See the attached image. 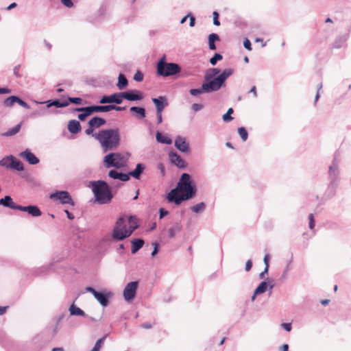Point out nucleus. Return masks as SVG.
<instances>
[{
    "label": "nucleus",
    "instance_id": "47",
    "mask_svg": "<svg viewBox=\"0 0 351 351\" xmlns=\"http://www.w3.org/2000/svg\"><path fill=\"white\" fill-rule=\"evenodd\" d=\"M124 226H126L125 225V220L123 217H121L117 219L114 228H117L118 229H119L124 228Z\"/></svg>",
    "mask_w": 351,
    "mask_h": 351
},
{
    "label": "nucleus",
    "instance_id": "43",
    "mask_svg": "<svg viewBox=\"0 0 351 351\" xmlns=\"http://www.w3.org/2000/svg\"><path fill=\"white\" fill-rule=\"evenodd\" d=\"M238 133L243 141H245L248 138V132L244 127L238 128Z\"/></svg>",
    "mask_w": 351,
    "mask_h": 351
},
{
    "label": "nucleus",
    "instance_id": "14",
    "mask_svg": "<svg viewBox=\"0 0 351 351\" xmlns=\"http://www.w3.org/2000/svg\"><path fill=\"white\" fill-rule=\"evenodd\" d=\"M143 94L138 90H129L122 92V98L130 101H140L143 99Z\"/></svg>",
    "mask_w": 351,
    "mask_h": 351
},
{
    "label": "nucleus",
    "instance_id": "57",
    "mask_svg": "<svg viewBox=\"0 0 351 351\" xmlns=\"http://www.w3.org/2000/svg\"><path fill=\"white\" fill-rule=\"evenodd\" d=\"M95 130V129L91 125H88V128L85 130V133L87 135H92L93 136Z\"/></svg>",
    "mask_w": 351,
    "mask_h": 351
},
{
    "label": "nucleus",
    "instance_id": "4",
    "mask_svg": "<svg viewBox=\"0 0 351 351\" xmlns=\"http://www.w3.org/2000/svg\"><path fill=\"white\" fill-rule=\"evenodd\" d=\"M89 187L91 188L94 194L95 202L99 204H108L113 199L112 189L104 180L91 181Z\"/></svg>",
    "mask_w": 351,
    "mask_h": 351
},
{
    "label": "nucleus",
    "instance_id": "41",
    "mask_svg": "<svg viewBox=\"0 0 351 351\" xmlns=\"http://www.w3.org/2000/svg\"><path fill=\"white\" fill-rule=\"evenodd\" d=\"M48 113V111H47V109L46 108H41L37 110H35L34 111L32 114H31V117H34V118H36V117H43V116H45L47 115Z\"/></svg>",
    "mask_w": 351,
    "mask_h": 351
},
{
    "label": "nucleus",
    "instance_id": "34",
    "mask_svg": "<svg viewBox=\"0 0 351 351\" xmlns=\"http://www.w3.org/2000/svg\"><path fill=\"white\" fill-rule=\"evenodd\" d=\"M128 85V81L125 77V75L123 73H119L118 77V82L117 84V86L119 90H123Z\"/></svg>",
    "mask_w": 351,
    "mask_h": 351
},
{
    "label": "nucleus",
    "instance_id": "45",
    "mask_svg": "<svg viewBox=\"0 0 351 351\" xmlns=\"http://www.w3.org/2000/svg\"><path fill=\"white\" fill-rule=\"evenodd\" d=\"M105 338H106V337L104 336V337L99 339L96 341V343H95L94 347L93 348V349L91 350V351H100V349H101L102 344L105 340Z\"/></svg>",
    "mask_w": 351,
    "mask_h": 351
},
{
    "label": "nucleus",
    "instance_id": "37",
    "mask_svg": "<svg viewBox=\"0 0 351 351\" xmlns=\"http://www.w3.org/2000/svg\"><path fill=\"white\" fill-rule=\"evenodd\" d=\"M268 282L267 281L261 282L258 287L255 289V295H260L265 293L268 287Z\"/></svg>",
    "mask_w": 351,
    "mask_h": 351
},
{
    "label": "nucleus",
    "instance_id": "16",
    "mask_svg": "<svg viewBox=\"0 0 351 351\" xmlns=\"http://www.w3.org/2000/svg\"><path fill=\"white\" fill-rule=\"evenodd\" d=\"M19 156L29 165H37L40 162L39 158L28 149L21 152Z\"/></svg>",
    "mask_w": 351,
    "mask_h": 351
},
{
    "label": "nucleus",
    "instance_id": "52",
    "mask_svg": "<svg viewBox=\"0 0 351 351\" xmlns=\"http://www.w3.org/2000/svg\"><path fill=\"white\" fill-rule=\"evenodd\" d=\"M213 24L216 26L220 25V21L219 20V13L217 11H214L213 13Z\"/></svg>",
    "mask_w": 351,
    "mask_h": 351
},
{
    "label": "nucleus",
    "instance_id": "30",
    "mask_svg": "<svg viewBox=\"0 0 351 351\" xmlns=\"http://www.w3.org/2000/svg\"><path fill=\"white\" fill-rule=\"evenodd\" d=\"M347 39V35H341L337 37V38L335 39L332 44V47L335 49H340L343 47L346 44Z\"/></svg>",
    "mask_w": 351,
    "mask_h": 351
},
{
    "label": "nucleus",
    "instance_id": "6",
    "mask_svg": "<svg viewBox=\"0 0 351 351\" xmlns=\"http://www.w3.org/2000/svg\"><path fill=\"white\" fill-rule=\"evenodd\" d=\"M339 176V169L338 162L336 159H334L328 168V179L329 182L326 191V195L329 198L335 196L336 193V190L338 186Z\"/></svg>",
    "mask_w": 351,
    "mask_h": 351
},
{
    "label": "nucleus",
    "instance_id": "42",
    "mask_svg": "<svg viewBox=\"0 0 351 351\" xmlns=\"http://www.w3.org/2000/svg\"><path fill=\"white\" fill-rule=\"evenodd\" d=\"M234 112V110L232 108H230L226 113H225L222 116V119L224 122H230L233 119V117L231 116L232 114Z\"/></svg>",
    "mask_w": 351,
    "mask_h": 351
},
{
    "label": "nucleus",
    "instance_id": "54",
    "mask_svg": "<svg viewBox=\"0 0 351 351\" xmlns=\"http://www.w3.org/2000/svg\"><path fill=\"white\" fill-rule=\"evenodd\" d=\"M187 16H189L190 20L189 26L191 27H194L195 25V17L191 13H189Z\"/></svg>",
    "mask_w": 351,
    "mask_h": 351
},
{
    "label": "nucleus",
    "instance_id": "8",
    "mask_svg": "<svg viewBox=\"0 0 351 351\" xmlns=\"http://www.w3.org/2000/svg\"><path fill=\"white\" fill-rule=\"evenodd\" d=\"M0 166L18 171H22L24 170L23 163L12 155L3 157L0 160Z\"/></svg>",
    "mask_w": 351,
    "mask_h": 351
},
{
    "label": "nucleus",
    "instance_id": "27",
    "mask_svg": "<svg viewBox=\"0 0 351 351\" xmlns=\"http://www.w3.org/2000/svg\"><path fill=\"white\" fill-rule=\"evenodd\" d=\"M68 130L71 134H77L81 131L82 127L78 121L76 120H71L68 123Z\"/></svg>",
    "mask_w": 351,
    "mask_h": 351
},
{
    "label": "nucleus",
    "instance_id": "50",
    "mask_svg": "<svg viewBox=\"0 0 351 351\" xmlns=\"http://www.w3.org/2000/svg\"><path fill=\"white\" fill-rule=\"evenodd\" d=\"M134 80L136 82H141L143 80V73L140 71H137L134 75Z\"/></svg>",
    "mask_w": 351,
    "mask_h": 351
},
{
    "label": "nucleus",
    "instance_id": "40",
    "mask_svg": "<svg viewBox=\"0 0 351 351\" xmlns=\"http://www.w3.org/2000/svg\"><path fill=\"white\" fill-rule=\"evenodd\" d=\"M16 95H12V96L8 97L3 101V106L5 107H8V108L12 107L14 106V104L15 103H16Z\"/></svg>",
    "mask_w": 351,
    "mask_h": 351
},
{
    "label": "nucleus",
    "instance_id": "44",
    "mask_svg": "<svg viewBox=\"0 0 351 351\" xmlns=\"http://www.w3.org/2000/svg\"><path fill=\"white\" fill-rule=\"evenodd\" d=\"M223 59V56L221 53H215V55L210 58L209 62L211 65L215 66L217 62Z\"/></svg>",
    "mask_w": 351,
    "mask_h": 351
},
{
    "label": "nucleus",
    "instance_id": "36",
    "mask_svg": "<svg viewBox=\"0 0 351 351\" xmlns=\"http://www.w3.org/2000/svg\"><path fill=\"white\" fill-rule=\"evenodd\" d=\"M21 128V123L16 125L12 128L9 129L7 132L2 134L3 136H11L17 134Z\"/></svg>",
    "mask_w": 351,
    "mask_h": 351
},
{
    "label": "nucleus",
    "instance_id": "2",
    "mask_svg": "<svg viewBox=\"0 0 351 351\" xmlns=\"http://www.w3.org/2000/svg\"><path fill=\"white\" fill-rule=\"evenodd\" d=\"M234 73L231 68H227L222 71V73L217 76L212 81L203 82L199 88H191L189 93L193 96H197L204 93H210L219 90L221 88L226 86V80Z\"/></svg>",
    "mask_w": 351,
    "mask_h": 351
},
{
    "label": "nucleus",
    "instance_id": "46",
    "mask_svg": "<svg viewBox=\"0 0 351 351\" xmlns=\"http://www.w3.org/2000/svg\"><path fill=\"white\" fill-rule=\"evenodd\" d=\"M66 100L69 101V104L70 103H71V104H76V105H80L82 104V99L80 97H68L67 99H66Z\"/></svg>",
    "mask_w": 351,
    "mask_h": 351
},
{
    "label": "nucleus",
    "instance_id": "17",
    "mask_svg": "<svg viewBox=\"0 0 351 351\" xmlns=\"http://www.w3.org/2000/svg\"><path fill=\"white\" fill-rule=\"evenodd\" d=\"M174 145L179 151L183 153H188L190 151L189 144L186 138L181 136H176Z\"/></svg>",
    "mask_w": 351,
    "mask_h": 351
},
{
    "label": "nucleus",
    "instance_id": "25",
    "mask_svg": "<svg viewBox=\"0 0 351 351\" xmlns=\"http://www.w3.org/2000/svg\"><path fill=\"white\" fill-rule=\"evenodd\" d=\"M221 73L222 71L221 72V70L218 68H210L207 69L204 75V82L212 81Z\"/></svg>",
    "mask_w": 351,
    "mask_h": 351
},
{
    "label": "nucleus",
    "instance_id": "12",
    "mask_svg": "<svg viewBox=\"0 0 351 351\" xmlns=\"http://www.w3.org/2000/svg\"><path fill=\"white\" fill-rule=\"evenodd\" d=\"M123 102L122 92L115 93L110 95H104L99 100L101 104H121Z\"/></svg>",
    "mask_w": 351,
    "mask_h": 351
},
{
    "label": "nucleus",
    "instance_id": "56",
    "mask_svg": "<svg viewBox=\"0 0 351 351\" xmlns=\"http://www.w3.org/2000/svg\"><path fill=\"white\" fill-rule=\"evenodd\" d=\"M168 214H169V212L167 210H165V208H160L159 209V218H160V219H162L164 217H165Z\"/></svg>",
    "mask_w": 351,
    "mask_h": 351
},
{
    "label": "nucleus",
    "instance_id": "22",
    "mask_svg": "<svg viewBox=\"0 0 351 351\" xmlns=\"http://www.w3.org/2000/svg\"><path fill=\"white\" fill-rule=\"evenodd\" d=\"M0 206L18 210L20 206V205H18L13 202V199L10 195H5L4 197L1 198Z\"/></svg>",
    "mask_w": 351,
    "mask_h": 351
},
{
    "label": "nucleus",
    "instance_id": "5",
    "mask_svg": "<svg viewBox=\"0 0 351 351\" xmlns=\"http://www.w3.org/2000/svg\"><path fill=\"white\" fill-rule=\"evenodd\" d=\"M156 72L164 77L174 76L181 72L180 66L175 62H167L166 56L163 55L156 63Z\"/></svg>",
    "mask_w": 351,
    "mask_h": 351
},
{
    "label": "nucleus",
    "instance_id": "26",
    "mask_svg": "<svg viewBox=\"0 0 351 351\" xmlns=\"http://www.w3.org/2000/svg\"><path fill=\"white\" fill-rule=\"evenodd\" d=\"M106 123V121L105 119L95 116L88 121V125H91L95 129H97L102 125H104Z\"/></svg>",
    "mask_w": 351,
    "mask_h": 351
},
{
    "label": "nucleus",
    "instance_id": "13",
    "mask_svg": "<svg viewBox=\"0 0 351 351\" xmlns=\"http://www.w3.org/2000/svg\"><path fill=\"white\" fill-rule=\"evenodd\" d=\"M91 108H93V113L107 112L110 110L123 111L126 109L125 106H119L114 104L101 106L93 105L91 106Z\"/></svg>",
    "mask_w": 351,
    "mask_h": 351
},
{
    "label": "nucleus",
    "instance_id": "62",
    "mask_svg": "<svg viewBox=\"0 0 351 351\" xmlns=\"http://www.w3.org/2000/svg\"><path fill=\"white\" fill-rule=\"evenodd\" d=\"M252 267V262L251 260H248L245 263V269L246 271H249Z\"/></svg>",
    "mask_w": 351,
    "mask_h": 351
},
{
    "label": "nucleus",
    "instance_id": "58",
    "mask_svg": "<svg viewBox=\"0 0 351 351\" xmlns=\"http://www.w3.org/2000/svg\"><path fill=\"white\" fill-rule=\"evenodd\" d=\"M243 46L246 49L249 51L252 50L251 42L247 38H245L243 41Z\"/></svg>",
    "mask_w": 351,
    "mask_h": 351
},
{
    "label": "nucleus",
    "instance_id": "51",
    "mask_svg": "<svg viewBox=\"0 0 351 351\" xmlns=\"http://www.w3.org/2000/svg\"><path fill=\"white\" fill-rule=\"evenodd\" d=\"M203 108H204V105L202 104H193L191 106V110L195 112H197L202 110Z\"/></svg>",
    "mask_w": 351,
    "mask_h": 351
},
{
    "label": "nucleus",
    "instance_id": "10",
    "mask_svg": "<svg viewBox=\"0 0 351 351\" xmlns=\"http://www.w3.org/2000/svg\"><path fill=\"white\" fill-rule=\"evenodd\" d=\"M49 198L53 200H59L62 204L75 205L72 197L67 191H56L50 194Z\"/></svg>",
    "mask_w": 351,
    "mask_h": 351
},
{
    "label": "nucleus",
    "instance_id": "59",
    "mask_svg": "<svg viewBox=\"0 0 351 351\" xmlns=\"http://www.w3.org/2000/svg\"><path fill=\"white\" fill-rule=\"evenodd\" d=\"M20 69H21V65L19 64V65H16L14 66V69H13V72H14V75L16 77H21V74H20Z\"/></svg>",
    "mask_w": 351,
    "mask_h": 351
},
{
    "label": "nucleus",
    "instance_id": "23",
    "mask_svg": "<svg viewBox=\"0 0 351 351\" xmlns=\"http://www.w3.org/2000/svg\"><path fill=\"white\" fill-rule=\"evenodd\" d=\"M145 169V165L143 163H138L134 170L129 171L128 173L129 179L130 177L135 178L136 180H140L141 175Z\"/></svg>",
    "mask_w": 351,
    "mask_h": 351
},
{
    "label": "nucleus",
    "instance_id": "24",
    "mask_svg": "<svg viewBox=\"0 0 351 351\" xmlns=\"http://www.w3.org/2000/svg\"><path fill=\"white\" fill-rule=\"evenodd\" d=\"M108 176L114 180H119L121 182H127L129 180L128 173L119 172L116 169H111L108 172Z\"/></svg>",
    "mask_w": 351,
    "mask_h": 351
},
{
    "label": "nucleus",
    "instance_id": "29",
    "mask_svg": "<svg viewBox=\"0 0 351 351\" xmlns=\"http://www.w3.org/2000/svg\"><path fill=\"white\" fill-rule=\"evenodd\" d=\"M130 111L135 113L136 118L138 119H143L146 117V111L143 107L132 106L130 108Z\"/></svg>",
    "mask_w": 351,
    "mask_h": 351
},
{
    "label": "nucleus",
    "instance_id": "18",
    "mask_svg": "<svg viewBox=\"0 0 351 351\" xmlns=\"http://www.w3.org/2000/svg\"><path fill=\"white\" fill-rule=\"evenodd\" d=\"M131 236V231L126 232L125 226L124 228H113L112 232V238L116 241H123L126 238H128Z\"/></svg>",
    "mask_w": 351,
    "mask_h": 351
},
{
    "label": "nucleus",
    "instance_id": "55",
    "mask_svg": "<svg viewBox=\"0 0 351 351\" xmlns=\"http://www.w3.org/2000/svg\"><path fill=\"white\" fill-rule=\"evenodd\" d=\"M61 3L66 8H72L73 3L71 0H60Z\"/></svg>",
    "mask_w": 351,
    "mask_h": 351
},
{
    "label": "nucleus",
    "instance_id": "63",
    "mask_svg": "<svg viewBox=\"0 0 351 351\" xmlns=\"http://www.w3.org/2000/svg\"><path fill=\"white\" fill-rule=\"evenodd\" d=\"M268 271H269V268L265 267L264 270L260 273L259 278L264 279L265 277V275L268 274Z\"/></svg>",
    "mask_w": 351,
    "mask_h": 351
},
{
    "label": "nucleus",
    "instance_id": "39",
    "mask_svg": "<svg viewBox=\"0 0 351 351\" xmlns=\"http://www.w3.org/2000/svg\"><path fill=\"white\" fill-rule=\"evenodd\" d=\"M75 111L80 112H84L86 117L93 114V108H91V106H86V107H80L77 108L75 109Z\"/></svg>",
    "mask_w": 351,
    "mask_h": 351
},
{
    "label": "nucleus",
    "instance_id": "49",
    "mask_svg": "<svg viewBox=\"0 0 351 351\" xmlns=\"http://www.w3.org/2000/svg\"><path fill=\"white\" fill-rule=\"evenodd\" d=\"M49 269V265L42 266V267L36 269V273L37 275H41L43 274H45V272H47Z\"/></svg>",
    "mask_w": 351,
    "mask_h": 351
},
{
    "label": "nucleus",
    "instance_id": "33",
    "mask_svg": "<svg viewBox=\"0 0 351 351\" xmlns=\"http://www.w3.org/2000/svg\"><path fill=\"white\" fill-rule=\"evenodd\" d=\"M69 311L71 315L82 316V317H87L88 316L83 310H82L80 308L76 306L74 304H72L70 306Z\"/></svg>",
    "mask_w": 351,
    "mask_h": 351
},
{
    "label": "nucleus",
    "instance_id": "3",
    "mask_svg": "<svg viewBox=\"0 0 351 351\" xmlns=\"http://www.w3.org/2000/svg\"><path fill=\"white\" fill-rule=\"evenodd\" d=\"M101 144L103 152H107L117 148L120 142L119 128L100 130L93 135Z\"/></svg>",
    "mask_w": 351,
    "mask_h": 351
},
{
    "label": "nucleus",
    "instance_id": "7",
    "mask_svg": "<svg viewBox=\"0 0 351 351\" xmlns=\"http://www.w3.org/2000/svg\"><path fill=\"white\" fill-rule=\"evenodd\" d=\"M104 165L106 168L109 169L114 167L120 169L125 166L124 157L118 152H111L106 155L104 158Z\"/></svg>",
    "mask_w": 351,
    "mask_h": 351
},
{
    "label": "nucleus",
    "instance_id": "21",
    "mask_svg": "<svg viewBox=\"0 0 351 351\" xmlns=\"http://www.w3.org/2000/svg\"><path fill=\"white\" fill-rule=\"evenodd\" d=\"M169 157L171 162L179 168H184L186 166L185 161L181 158V156L176 152H170L169 153Z\"/></svg>",
    "mask_w": 351,
    "mask_h": 351
},
{
    "label": "nucleus",
    "instance_id": "64",
    "mask_svg": "<svg viewBox=\"0 0 351 351\" xmlns=\"http://www.w3.org/2000/svg\"><path fill=\"white\" fill-rule=\"evenodd\" d=\"M152 324L151 323H149V322H146V323H143L141 325V327L142 328H144V329H150L152 328Z\"/></svg>",
    "mask_w": 351,
    "mask_h": 351
},
{
    "label": "nucleus",
    "instance_id": "9",
    "mask_svg": "<svg viewBox=\"0 0 351 351\" xmlns=\"http://www.w3.org/2000/svg\"><path fill=\"white\" fill-rule=\"evenodd\" d=\"M87 292L91 293L95 298L99 302V304L106 307L109 304V300L112 296L111 291H98L92 287H87L86 288Z\"/></svg>",
    "mask_w": 351,
    "mask_h": 351
},
{
    "label": "nucleus",
    "instance_id": "1",
    "mask_svg": "<svg viewBox=\"0 0 351 351\" xmlns=\"http://www.w3.org/2000/svg\"><path fill=\"white\" fill-rule=\"evenodd\" d=\"M197 193V186L191 176L183 173L176 186L172 189L167 195L166 199L169 203L180 206L183 202L191 199Z\"/></svg>",
    "mask_w": 351,
    "mask_h": 351
},
{
    "label": "nucleus",
    "instance_id": "38",
    "mask_svg": "<svg viewBox=\"0 0 351 351\" xmlns=\"http://www.w3.org/2000/svg\"><path fill=\"white\" fill-rule=\"evenodd\" d=\"M206 207V204L202 202L191 206V210L195 213H201L205 210Z\"/></svg>",
    "mask_w": 351,
    "mask_h": 351
},
{
    "label": "nucleus",
    "instance_id": "11",
    "mask_svg": "<svg viewBox=\"0 0 351 351\" xmlns=\"http://www.w3.org/2000/svg\"><path fill=\"white\" fill-rule=\"evenodd\" d=\"M138 286V281H132L126 285L123 293L124 299L126 301H130L134 298Z\"/></svg>",
    "mask_w": 351,
    "mask_h": 351
},
{
    "label": "nucleus",
    "instance_id": "53",
    "mask_svg": "<svg viewBox=\"0 0 351 351\" xmlns=\"http://www.w3.org/2000/svg\"><path fill=\"white\" fill-rule=\"evenodd\" d=\"M308 227L310 229H313L315 227V219H314V215L313 213H311L308 215Z\"/></svg>",
    "mask_w": 351,
    "mask_h": 351
},
{
    "label": "nucleus",
    "instance_id": "19",
    "mask_svg": "<svg viewBox=\"0 0 351 351\" xmlns=\"http://www.w3.org/2000/svg\"><path fill=\"white\" fill-rule=\"evenodd\" d=\"M19 210L26 212L33 217H40L42 215L40 209L36 205H20Z\"/></svg>",
    "mask_w": 351,
    "mask_h": 351
},
{
    "label": "nucleus",
    "instance_id": "28",
    "mask_svg": "<svg viewBox=\"0 0 351 351\" xmlns=\"http://www.w3.org/2000/svg\"><path fill=\"white\" fill-rule=\"evenodd\" d=\"M132 243V254H136L141 248L143 247L145 241L143 239H134L131 241Z\"/></svg>",
    "mask_w": 351,
    "mask_h": 351
},
{
    "label": "nucleus",
    "instance_id": "32",
    "mask_svg": "<svg viewBox=\"0 0 351 351\" xmlns=\"http://www.w3.org/2000/svg\"><path fill=\"white\" fill-rule=\"evenodd\" d=\"M156 138L157 142L166 145H171L172 143V140L167 136L163 135L159 131H157L156 133Z\"/></svg>",
    "mask_w": 351,
    "mask_h": 351
},
{
    "label": "nucleus",
    "instance_id": "60",
    "mask_svg": "<svg viewBox=\"0 0 351 351\" xmlns=\"http://www.w3.org/2000/svg\"><path fill=\"white\" fill-rule=\"evenodd\" d=\"M281 326L287 332L291 331L292 328L291 323H282Z\"/></svg>",
    "mask_w": 351,
    "mask_h": 351
},
{
    "label": "nucleus",
    "instance_id": "35",
    "mask_svg": "<svg viewBox=\"0 0 351 351\" xmlns=\"http://www.w3.org/2000/svg\"><path fill=\"white\" fill-rule=\"evenodd\" d=\"M182 230V226L180 223H175L173 226L169 229V237L173 238L177 233H179Z\"/></svg>",
    "mask_w": 351,
    "mask_h": 351
},
{
    "label": "nucleus",
    "instance_id": "48",
    "mask_svg": "<svg viewBox=\"0 0 351 351\" xmlns=\"http://www.w3.org/2000/svg\"><path fill=\"white\" fill-rule=\"evenodd\" d=\"M16 101L21 106H22V107H23V108H25L26 109H29V106L28 105V104L27 102H25V101H23V99H21L18 96H16Z\"/></svg>",
    "mask_w": 351,
    "mask_h": 351
},
{
    "label": "nucleus",
    "instance_id": "31",
    "mask_svg": "<svg viewBox=\"0 0 351 351\" xmlns=\"http://www.w3.org/2000/svg\"><path fill=\"white\" fill-rule=\"evenodd\" d=\"M208 47L210 50H215L217 49L215 42L220 40L219 36L217 34L212 33L208 35Z\"/></svg>",
    "mask_w": 351,
    "mask_h": 351
},
{
    "label": "nucleus",
    "instance_id": "15",
    "mask_svg": "<svg viewBox=\"0 0 351 351\" xmlns=\"http://www.w3.org/2000/svg\"><path fill=\"white\" fill-rule=\"evenodd\" d=\"M37 104H46V108H49L52 106H54L56 108H64L69 106V101L66 99H49L45 101H36Z\"/></svg>",
    "mask_w": 351,
    "mask_h": 351
},
{
    "label": "nucleus",
    "instance_id": "61",
    "mask_svg": "<svg viewBox=\"0 0 351 351\" xmlns=\"http://www.w3.org/2000/svg\"><path fill=\"white\" fill-rule=\"evenodd\" d=\"M153 245H154V247L152 252V256H154L159 251V245L156 243H153Z\"/></svg>",
    "mask_w": 351,
    "mask_h": 351
},
{
    "label": "nucleus",
    "instance_id": "20",
    "mask_svg": "<svg viewBox=\"0 0 351 351\" xmlns=\"http://www.w3.org/2000/svg\"><path fill=\"white\" fill-rule=\"evenodd\" d=\"M152 102L156 106V112H162L165 107L168 106L167 99L165 96H159L152 99Z\"/></svg>",
    "mask_w": 351,
    "mask_h": 351
}]
</instances>
